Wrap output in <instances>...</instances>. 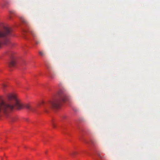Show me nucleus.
Wrapping results in <instances>:
<instances>
[{
  "label": "nucleus",
  "instance_id": "f257e3e1",
  "mask_svg": "<svg viewBox=\"0 0 160 160\" xmlns=\"http://www.w3.org/2000/svg\"><path fill=\"white\" fill-rule=\"evenodd\" d=\"M23 108L32 112L35 111V108L29 104H22L15 94H9L5 100L0 99V118L3 116H8L15 108L20 110Z\"/></svg>",
  "mask_w": 160,
  "mask_h": 160
},
{
  "label": "nucleus",
  "instance_id": "f03ea898",
  "mask_svg": "<svg viewBox=\"0 0 160 160\" xmlns=\"http://www.w3.org/2000/svg\"><path fill=\"white\" fill-rule=\"evenodd\" d=\"M68 100V98L66 95L65 93L61 92L58 98L45 104L43 102H42L38 105L44 104L45 111L47 112V111L46 109L47 108H58L60 107L62 102H64Z\"/></svg>",
  "mask_w": 160,
  "mask_h": 160
},
{
  "label": "nucleus",
  "instance_id": "7ed1b4c3",
  "mask_svg": "<svg viewBox=\"0 0 160 160\" xmlns=\"http://www.w3.org/2000/svg\"><path fill=\"white\" fill-rule=\"evenodd\" d=\"M11 29L8 27L3 26L0 30V48L2 44L6 45L9 42L7 37L11 35Z\"/></svg>",
  "mask_w": 160,
  "mask_h": 160
},
{
  "label": "nucleus",
  "instance_id": "20e7f679",
  "mask_svg": "<svg viewBox=\"0 0 160 160\" xmlns=\"http://www.w3.org/2000/svg\"><path fill=\"white\" fill-rule=\"evenodd\" d=\"M8 66L9 67H12L14 66L15 64V58L14 56H11L10 60L8 63Z\"/></svg>",
  "mask_w": 160,
  "mask_h": 160
},
{
  "label": "nucleus",
  "instance_id": "39448f33",
  "mask_svg": "<svg viewBox=\"0 0 160 160\" xmlns=\"http://www.w3.org/2000/svg\"><path fill=\"white\" fill-rule=\"evenodd\" d=\"M30 33L33 38V40H34V41L35 42L36 44H38V43H39V41L38 42L35 40L36 35L35 33H34V32L33 31H30Z\"/></svg>",
  "mask_w": 160,
  "mask_h": 160
},
{
  "label": "nucleus",
  "instance_id": "423d86ee",
  "mask_svg": "<svg viewBox=\"0 0 160 160\" xmlns=\"http://www.w3.org/2000/svg\"><path fill=\"white\" fill-rule=\"evenodd\" d=\"M20 20L21 22L24 23H27V21L24 19V18L23 17H21L20 18Z\"/></svg>",
  "mask_w": 160,
  "mask_h": 160
},
{
  "label": "nucleus",
  "instance_id": "0eeeda50",
  "mask_svg": "<svg viewBox=\"0 0 160 160\" xmlns=\"http://www.w3.org/2000/svg\"><path fill=\"white\" fill-rule=\"evenodd\" d=\"M98 156L101 160H104L105 159L104 157L102 156L100 154L98 155Z\"/></svg>",
  "mask_w": 160,
  "mask_h": 160
},
{
  "label": "nucleus",
  "instance_id": "6e6552de",
  "mask_svg": "<svg viewBox=\"0 0 160 160\" xmlns=\"http://www.w3.org/2000/svg\"><path fill=\"white\" fill-rule=\"evenodd\" d=\"M39 54H40V55H41V56H42L43 55H44V53L43 52H41V51H39Z\"/></svg>",
  "mask_w": 160,
  "mask_h": 160
},
{
  "label": "nucleus",
  "instance_id": "1a4fd4ad",
  "mask_svg": "<svg viewBox=\"0 0 160 160\" xmlns=\"http://www.w3.org/2000/svg\"><path fill=\"white\" fill-rule=\"evenodd\" d=\"M16 118H11L12 121V122H14L15 121Z\"/></svg>",
  "mask_w": 160,
  "mask_h": 160
},
{
  "label": "nucleus",
  "instance_id": "9d476101",
  "mask_svg": "<svg viewBox=\"0 0 160 160\" xmlns=\"http://www.w3.org/2000/svg\"><path fill=\"white\" fill-rule=\"evenodd\" d=\"M77 153L76 152H73L72 153H71V155L72 156H74Z\"/></svg>",
  "mask_w": 160,
  "mask_h": 160
},
{
  "label": "nucleus",
  "instance_id": "9b49d317",
  "mask_svg": "<svg viewBox=\"0 0 160 160\" xmlns=\"http://www.w3.org/2000/svg\"><path fill=\"white\" fill-rule=\"evenodd\" d=\"M52 126L53 128H56V125H55V124L53 122H52Z\"/></svg>",
  "mask_w": 160,
  "mask_h": 160
},
{
  "label": "nucleus",
  "instance_id": "f8f14e48",
  "mask_svg": "<svg viewBox=\"0 0 160 160\" xmlns=\"http://www.w3.org/2000/svg\"><path fill=\"white\" fill-rule=\"evenodd\" d=\"M2 86L3 88H4L7 87V85L6 84H3L2 85Z\"/></svg>",
  "mask_w": 160,
  "mask_h": 160
},
{
  "label": "nucleus",
  "instance_id": "ddd939ff",
  "mask_svg": "<svg viewBox=\"0 0 160 160\" xmlns=\"http://www.w3.org/2000/svg\"><path fill=\"white\" fill-rule=\"evenodd\" d=\"M51 78H53V77L52 76H51Z\"/></svg>",
  "mask_w": 160,
  "mask_h": 160
}]
</instances>
